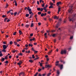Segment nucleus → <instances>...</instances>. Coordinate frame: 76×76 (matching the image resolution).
I'll list each match as a JSON object with an SVG mask.
<instances>
[{"instance_id":"nucleus-31","label":"nucleus","mask_w":76,"mask_h":76,"mask_svg":"<svg viewBox=\"0 0 76 76\" xmlns=\"http://www.w3.org/2000/svg\"><path fill=\"white\" fill-rule=\"evenodd\" d=\"M29 13L30 15H31V14H32V13H32V11H30L29 12Z\"/></svg>"},{"instance_id":"nucleus-49","label":"nucleus","mask_w":76,"mask_h":76,"mask_svg":"<svg viewBox=\"0 0 76 76\" xmlns=\"http://www.w3.org/2000/svg\"><path fill=\"white\" fill-rule=\"evenodd\" d=\"M45 6V3H43L42 5V7H44V6Z\"/></svg>"},{"instance_id":"nucleus-8","label":"nucleus","mask_w":76,"mask_h":76,"mask_svg":"<svg viewBox=\"0 0 76 76\" xmlns=\"http://www.w3.org/2000/svg\"><path fill=\"white\" fill-rule=\"evenodd\" d=\"M3 49H6V48H7V47L6 46V45H3Z\"/></svg>"},{"instance_id":"nucleus-21","label":"nucleus","mask_w":76,"mask_h":76,"mask_svg":"<svg viewBox=\"0 0 76 76\" xmlns=\"http://www.w3.org/2000/svg\"><path fill=\"white\" fill-rule=\"evenodd\" d=\"M13 44V42L11 41L10 42V45H12Z\"/></svg>"},{"instance_id":"nucleus-42","label":"nucleus","mask_w":76,"mask_h":76,"mask_svg":"<svg viewBox=\"0 0 76 76\" xmlns=\"http://www.w3.org/2000/svg\"><path fill=\"white\" fill-rule=\"evenodd\" d=\"M28 12H31V11H32V10L31 8H30V9H28Z\"/></svg>"},{"instance_id":"nucleus-28","label":"nucleus","mask_w":76,"mask_h":76,"mask_svg":"<svg viewBox=\"0 0 76 76\" xmlns=\"http://www.w3.org/2000/svg\"><path fill=\"white\" fill-rule=\"evenodd\" d=\"M31 27H33L34 26V23H31Z\"/></svg>"},{"instance_id":"nucleus-15","label":"nucleus","mask_w":76,"mask_h":76,"mask_svg":"<svg viewBox=\"0 0 76 76\" xmlns=\"http://www.w3.org/2000/svg\"><path fill=\"white\" fill-rule=\"evenodd\" d=\"M52 51H53V50H50V52L48 53V54L49 55L50 54H51V53H52Z\"/></svg>"},{"instance_id":"nucleus-10","label":"nucleus","mask_w":76,"mask_h":76,"mask_svg":"<svg viewBox=\"0 0 76 76\" xmlns=\"http://www.w3.org/2000/svg\"><path fill=\"white\" fill-rule=\"evenodd\" d=\"M59 66H60V69L61 70L63 68V64Z\"/></svg>"},{"instance_id":"nucleus-22","label":"nucleus","mask_w":76,"mask_h":76,"mask_svg":"<svg viewBox=\"0 0 76 76\" xmlns=\"http://www.w3.org/2000/svg\"><path fill=\"white\" fill-rule=\"evenodd\" d=\"M29 25H28V24H26V25L25 26H26V28H29Z\"/></svg>"},{"instance_id":"nucleus-13","label":"nucleus","mask_w":76,"mask_h":76,"mask_svg":"<svg viewBox=\"0 0 76 76\" xmlns=\"http://www.w3.org/2000/svg\"><path fill=\"white\" fill-rule=\"evenodd\" d=\"M35 38L34 37L33 39H30V41L31 42L32 41H34V40H35Z\"/></svg>"},{"instance_id":"nucleus-50","label":"nucleus","mask_w":76,"mask_h":76,"mask_svg":"<svg viewBox=\"0 0 76 76\" xmlns=\"http://www.w3.org/2000/svg\"><path fill=\"white\" fill-rule=\"evenodd\" d=\"M7 58H8V57L6 56L5 57V60H7Z\"/></svg>"},{"instance_id":"nucleus-63","label":"nucleus","mask_w":76,"mask_h":76,"mask_svg":"<svg viewBox=\"0 0 76 76\" xmlns=\"http://www.w3.org/2000/svg\"><path fill=\"white\" fill-rule=\"evenodd\" d=\"M34 45H37V43L36 42H35V43H34Z\"/></svg>"},{"instance_id":"nucleus-4","label":"nucleus","mask_w":76,"mask_h":76,"mask_svg":"<svg viewBox=\"0 0 76 76\" xmlns=\"http://www.w3.org/2000/svg\"><path fill=\"white\" fill-rule=\"evenodd\" d=\"M60 24L59 23H58L56 25V26H55V27L56 30H57V28H58L59 27V26H60Z\"/></svg>"},{"instance_id":"nucleus-3","label":"nucleus","mask_w":76,"mask_h":76,"mask_svg":"<svg viewBox=\"0 0 76 76\" xmlns=\"http://www.w3.org/2000/svg\"><path fill=\"white\" fill-rule=\"evenodd\" d=\"M73 7V6H71L70 7L71 8V9H69V13H72L73 12V10H72V7Z\"/></svg>"},{"instance_id":"nucleus-43","label":"nucleus","mask_w":76,"mask_h":76,"mask_svg":"<svg viewBox=\"0 0 76 76\" xmlns=\"http://www.w3.org/2000/svg\"><path fill=\"white\" fill-rule=\"evenodd\" d=\"M21 41V40L20 39H17V42H19V41Z\"/></svg>"},{"instance_id":"nucleus-38","label":"nucleus","mask_w":76,"mask_h":76,"mask_svg":"<svg viewBox=\"0 0 76 76\" xmlns=\"http://www.w3.org/2000/svg\"><path fill=\"white\" fill-rule=\"evenodd\" d=\"M34 53H35V54H36L37 53H38V51H35L34 50Z\"/></svg>"},{"instance_id":"nucleus-7","label":"nucleus","mask_w":76,"mask_h":76,"mask_svg":"<svg viewBox=\"0 0 76 76\" xmlns=\"http://www.w3.org/2000/svg\"><path fill=\"white\" fill-rule=\"evenodd\" d=\"M53 19H58L59 17L57 16H55L53 17Z\"/></svg>"},{"instance_id":"nucleus-41","label":"nucleus","mask_w":76,"mask_h":76,"mask_svg":"<svg viewBox=\"0 0 76 76\" xmlns=\"http://www.w3.org/2000/svg\"><path fill=\"white\" fill-rule=\"evenodd\" d=\"M22 75L23 76H24L25 75V73L23 72H21Z\"/></svg>"},{"instance_id":"nucleus-46","label":"nucleus","mask_w":76,"mask_h":76,"mask_svg":"<svg viewBox=\"0 0 76 76\" xmlns=\"http://www.w3.org/2000/svg\"><path fill=\"white\" fill-rule=\"evenodd\" d=\"M32 57L33 58H35V56H34V55H32Z\"/></svg>"},{"instance_id":"nucleus-44","label":"nucleus","mask_w":76,"mask_h":76,"mask_svg":"<svg viewBox=\"0 0 76 76\" xmlns=\"http://www.w3.org/2000/svg\"><path fill=\"white\" fill-rule=\"evenodd\" d=\"M38 58H39V57L36 58L35 59H34V60H38Z\"/></svg>"},{"instance_id":"nucleus-2","label":"nucleus","mask_w":76,"mask_h":76,"mask_svg":"<svg viewBox=\"0 0 76 76\" xmlns=\"http://www.w3.org/2000/svg\"><path fill=\"white\" fill-rule=\"evenodd\" d=\"M66 53H67V52L66 51V50H62L61 51V54H66Z\"/></svg>"},{"instance_id":"nucleus-58","label":"nucleus","mask_w":76,"mask_h":76,"mask_svg":"<svg viewBox=\"0 0 76 76\" xmlns=\"http://www.w3.org/2000/svg\"><path fill=\"white\" fill-rule=\"evenodd\" d=\"M10 19H8L7 20V22H9V21H10Z\"/></svg>"},{"instance_id":"nucleus-56","label":"nucleus","mask_w":76,"mask_h":76,"mask_svg":"<svg viewBox=\"0 0 76 76\" xmlns=\"http://www.w3.org/2000/svg\"><path fill=\"white\" fill-rule=\"evenodd\" d=\"M38 24L39 25V26H40V25H41V23H38Z\"/></svg>"},{"instance_id":"nucleus-16","label":"nucleus","mask_w":76,"mask_h":76,"mask_svg":"<svg viewBox=\"0 0 76 76\" xmlns=\"http://www.w3.org/2000/svg\"><path fill=\"white\" fill-rule=\"evenodd\" d=\"M1 51H2V52H6V49H3V50H1Z\"/></svg>"},{"instance_id":"nucleus-61","label":"nucleus","mask_w":76,"mask_h":76,"mask_svg":"<svg viewBox=\"0 0 76 76\" xmlns=\"http://www.w3.org/2000/svg\"><path fill=\"white\" fill-rule=\"evenodd\" d=\"M19 62V63H20L21 64L22 63V61H20Z\"/></svg>"},{"instance_id":"nucleus-51","label":"nucleus","mask_w":76,"mask_h":76,"mask_svg":"<svg viewBox=\"0 0 76 76\" xmlns=\"http://www.w3.org/2000/svg\"><path fill=\"white\" fill-rule=\"evenodd\" d=\"M30 15H31V17H33L34 16V13H32Z\"/></svg>"},{"instance_id":"nucleus-33","label":"nucleus","mask_w":76,"mask_h":76,"mask_svg":"<svg viewBox=\"0 0 76 76\" xmlns=\"http://www.w3.org/2000/svg\"><path fill=\"white\" fill-rule=\"evenodd\" d=\"M41 70H42V69H38V72H41Z\"/></svg>"},{"instance_id":"nucleus-26","label":"nucleus","mask_w":76,"mask_h":76,"mask_svg":"<svg viewBox=\"0 0 76 76\" xmlns=\"http://www.w3.org/2000/svg\"><path fill=\"white\" fill-rule=\"evenodd\" d=\"M8 6H9V5L8 4H7L6 5L5 8H7L8 7Z\"/></svg>"},{"instance_id":"nucleus-53","label":"nucleus","mask_w":76,"mask_h":76,"mask_svg":"<svg viewBox=\"0 0 76 76\" xmlns=\"http://www.w3.org/2000/svg\"><path fill=\"white\" fill-rule=\"evenodd\" d=\"M40 66L42 67V63H40Z\"/></svg>"},{"instance_id":"nucleus-30","label":"nucleus","mask_w":76,"mask_h":76,"mask_svg":"<svg viewBox=\"0 0 76 76\" xmlns=\"http://www.w3.org/2000/svg\"><path fill=\"white\" fill-rule=\"evenodd\" d=\"M5 63H6V64H8L9 63V61H6L5 62Z\"/></svg>"},{"instance_id":"nucleus-34","label":"nucleus","mask_w":76,"mask_h":76,"mask_svg":"<svg viewBox=\"0 0 76 76\" xmlns=\"http://www.w3.org/2000/svg\"><path fill=\"white\" fill-rule=\"evenodd\" d=\"M37 10H39H39H41V8H39V7L37 8Z\"/></svg>"},{"instance_id":"nucleus-29","label":"nucleus","mask_w":76,"mask_h":76,"mask_svg":"<svg viewBox=\"0 0 76 76\" xmlns=\"http://www.w3.org/2000/svg\"><path fill=\"white\" fill-rule=\"evenodd\" d=\"M17 13H18L17 12H15L14 13V16H16V14H17Z\"/></svg>"},{"instance_id":"nucleus-37","label":"nucleus","mask_w":76,"mask_h":76,"mask_svg":"<svg viewBox=\"0 0 76 76\" xmlns=\"http://www.w3.org/2000/svg\"><path fill=\"white\" fill-rule=\"evenodd\" d=\"M51 8H53V7L52 6H50L49 7V9H51Z\"/></svg>"},{"instance_id":"nucleus-19","label":"nucleus","mask_w":76,"mask_h":76,"mask_svg":"<svg viewBox=\"0 0 76 76\" xmlns=\"http://www.w3.org/2000/svg\"><path fill=\"white\" fill-rule=\"evenodd\" d=\"M28 46H29V47H32V46H33V45H32V44H28Z\"/></svg>"},{"instance_id":"nucleus-6","label":"nucleus","mask_w":76,"mask_h":76,"mask_svg":"<svg viewBox=\"0 0 76 76\" xmlns=\"http://www.w3.org/2000/svg\"><path fill=\"white\" fill-rule=\"evenodd\" d=\"M61 11V7H60V6H58V10L57 12L58 14H59V12H60Z\"/></svg>"},{"instance_id":"nucleus-52","label":"nucleus","mask_w":76,"mask_h":76,"mask_svg":"<svg viewBox=\"0 0 76 76\" xmlns=\"http://www.w3.org/2000/svg\"><path fill=\"white\" fill-rule=\"evenodd\" d=\"M17 64H18V65L20 66V65H21V64L20 62H18V63Z\"/></svg>"},{"instance_id":"nucleus-57","label":"nucleus","mask_w":76,"mask_h":76,"mask_svg":"<svg viewBox=\"0 0 76 76\" xmlns=\"http://www.w3.org/2000/svg\"><path fill=\"white\" fill-rule=\"evenodd\" d=\"M46 9H47V8H46V7H44L43 9V10H46Z\"/></svg>"},{"instance_id":"nucleus-12","label":"nucleus","mask_w":76,"mask_h":76,"mask_svg":"<svg viewBox=\"0 0 76 76\" xmlns=\"http://www.w3.org/2000/svg\"><path fill=\"white\" fill-rule=\"evenodd\" d=\"M50 66L49 65H46L45 66V68H47V67H50Z\"/></svg>"},{"instance_id":"nucleus-35","label":"nucleus","mask_w":76,"mask_h":76,"mask_svg":"<svg viewBox=\"0 0 76 76\" xmlns=\"http://www.w3.org/2000/svg\"><path fill=\"white\" fill-rule=\"evenodd\" d=\"M2 18H6V15H3L2 16Z\"/></svg>"},{"instance_id":"nucleus-1","label":"nucleus","mask_w":76,"mask_h":76,"mask_svg":"<svg viewBox=\"0 0 76 76\" xmlns=\"http://www.w3.org/2000/svg\"><path fill=\"white\" fill-rule=\"evenodd\" d=\"M72 18H69V21L70 22H71V21H72V22H73V21L75 20V19H76V14H74L72 15Z\"/></svg>"},{"instance_id":"nucleus-47","label":"nucleus","mask_w":76,"mask_h":76,"mask_svg":"<svg viewBox=\"0 0 76 76\" xmlns=\"http://www.w3.org/2000/svg\"><path fill=\"white\" fill-rule=\"evenodd\" d=\"M61 18H60L59 19V22H58V23H60V22H61Z\"/></svg>"},{"instance_id":"nucleus-39","label":"nucleus","mask_w":76,"mask_h":76,"mask_svg":"<svg viewBox=\"0 0 76 76\" xmlns=\"http://www.w3.org/2000/svg\"><path fill=\"white\" fill-rule=\"evenodd\" d=\"M14 44L15 45H17V44H18V43H17V42H16L15 41L14 42Z\"/></svg>"},{"instance_id":"nucleus-27","label":"nucleus","mask_w":76,"mask_h":76,"mask_svg":"<svg viewBox=\"0 0 76 76\" xmlns=\"http://www.w3.org/2000/svg\"><path fill=\"white\" fill-rule=\"evenodd\" d=\"M44 13H42L41 14V16L42 17V16H44Z\"/></svg>"},{"instance_id":"nucleus-62","label":"nucleus","mask_w":76,"mask_h":76,"mask_svg":"<svg viewBox=\"0 0 76 76\" xmlns=\"http://www.w3.org/2000/svg\"><path fill=\"white\" fill-rule=\"evenodd\" d=\"M22 75V72H20V74H19V76H21Z\"/></svg>"},{"instance_id":"nucleus-36","label":"nucleus","mask_w":76,"mask_h":76,"mask_svg":"<svg viewBox=\"0 0 76 76\" xmlns=\"http://www.w3.org/2000/svg\"><path fill=\"white\" fill-rule=\"evenodd\" d=\"M43 10H44V9H43V8H40V11L41 12H42V11H43Z\"/></svg>"},{"instance_id":"nucleus-25","label":"nucleus","mask_w":76,"mask_h":76,"mask_svg":"<svg viewBox=\"0 0 76 76\" xmlns=\"http://www.w3.org/2000/svg\"><path fill=\"white\" fill-rule=\"evenodd\" d=\"M57 34H53L52 35V37H55V36Z\"/></svg>"},{"instance_id":"nucleus-24","label":"nucleus","mask_w":76,"mask_h":76,"mask_svg":"<svg viewBox=\"0 0 76 76\" xmlns=\"http://www.w3.org/2000/svg\"><path fill=\"white\" fill-rule=\"evenodd\" d=\"M57 74L58 75L60 74V72H59V70H58L57 71Z\"/></svg>"},{"instance_id":"nucleus-54","label":"nucleus","mask_w":76,"mask_h":76,"mask_svg":"<svg viewBox=\"0 0 76 76\" xmlns=\"http://www.w3.org/2000/svg\"><path fill=\"white\" fill-rule=\"evenodd\" d=\"M32 18V16L30 15V17L28 18V19H31Z\"/></svg>"},{"instance_id":"nucleus-40","label":"nucleus","mask_w":76,"mask_h":76,"mask_svg":"<svg viewBox=\"0 0 76 76\" xmlns=\"http://www.w3.org/2000/svg\"><path fill=\"white\" fill-rule=\"evenodd\" d=\"M16 32H15L13 34V35H16Z\"/></svg>"},{"instance_id":"nucleus-32","label":"nucleus","mask_w":76,"mask_h":76,"mask_svg":"<svg viewBox=\"0 0 76 76\" xmlns=\"http://www.w3.org/2000/svg\"><path fill=\"white\" fill-rule=\"evenodd\" d=\"M8 18H5L4 19V22H6V20H7V19Z\"/></svg>"},{"instance_id":"nucleus-9","label":"nucleus","mask_w":76,"mask_h":76,"mask_svg":"<svg viewBox=\"0 0 76 76\" xmlns=\"http://www.w3.org/2000/svg\"><path fill=\"white\" fill-rule=\"evenodd\" d=\"M61 4V2L59 1V2H57V3L56 4H57V6H58V5L60 4Z\"/></svg>"},{"instance_id":"nucleus-14","label":"nucleus","mask_w":76,"mask_h":76,"mask_svg":"<svg viewBox=\"0 0 76 76\" xmlns=\"http://www.w3.org/2000/svg\"><path fill=\"white\" fill-rule=\"evenodd\" d=\"M19 33L20 34V35H22V31L20 30H19Z\"/></svg>"},{"instance_id":"nucleus-17","label":"nucleus","mask_w":76,"mask_h":76,"mask_svg":"<svg viewBox=\"0 0 76 76\" xmlns=\"http://www.w3.org/2000/svg\"><path fill=\"white\" fill-rule=\"evenodd\" d=\"M28 61H29V62H30V63H33V62H34V61H33L32 60H29Z\"/></svg>"},{"instance_id":"nucleus-20","label":"nucleus","mask_w":76,"mask_h":76,"mask_svg":"<svg viewBox=\"0 0 76 76\" xmlns=\"http://www.w3.org/2000/svg\"><path fill=\"white\" fill-rule=\"evenodd\" d=\"M51 73L50 72H49L47 74V76H50L51 75Z\"/></svg>"},{"instance_id":"nucleus-59","label":"nucleus","mask_w":76,"mask_h":76,"mask_svg":"<svg viewBox=\"0 0 76 76\" xmlns=\"http://www.w3.org/2000/svg\"><path fill=\"white\" fill-rule=\"evenodd\" d=\"M30 36L31 37H32V36H33V33H31L30 34Z\"/></svg>"},{"instance_id":"nucleus-64","label":"nucleus","mask_w":76,"mask_h":76,"mask_svg":"<svg viewBox=\"0 0 76 76\" xmlns=\"http://www.w3.org/2000/svg\"><path fill=\"white\" fill-rule=\"evenodd\" d=\"M25 47H28V45L27 44H26L25 45Z\"/></svg>"},{"instance_id":"nucleus-60","label":"nucleus","mask_w":76,"mask_h":76,"mask_svg":"<svg viewBox=\"0 0 76 76\" xmlns=\"http://www.w3.org/2000/svg\"><path fill=\"white\" fill-rule=\"evenodd\" d=\"M37 4H39V1H37Z\"/></svg>"},{"instance_id":"nucleus-23","label":"nucleus","mask_w":76,"mask_h":76,"mask_svg":"<svg viewBox=\"0 0 76 76\" xmlns=\"http://www.w3.org/2000/svg\"><path fill=\"white\" fill-rule=\"evenodd\" d=\"M29 14H26V17H28L29 16Z\"/></svg>"},{"instance_id":"nucleus-55","label":"nucleus","mask_w":76,"mask_h":76,"mask_svg":"<svg viewBox=\"0 0 76 76\" xmlns=\"http://www.w3.org/2000/svg\"><path fill=\"white\" fill-rule=\"evenodd\" d=\"M50 6H53V3H50Z\"/></svg>"},{"instance_id":"nucleus-5","label":"nucleus","mask_w":76,"mask_h":76,"mask_svg":"<svg viewBox=\"0 0 76 76\" xmlns=\"http://www.w3.org/2000/svg\"><path fill=\"white\" fill-rule=\"evenodd\" d=\"M56 66H60V64H59V61H56L55 63Z\"/></svg>"},{"instance_id":"nucleus-48","label":"nucleus","mask_w":76,"mask_h":76,"mask_svg":"<svg viewBox=\"0 0 76 76\" xmlns=\"http://www.w3.org/2000/svg\"><path fill=\"white\" fill-rule=\"evenodd\" d=\"M38 72H37L34 75V76H37V75H38Z\"/></svg>"},{"instance_id":"nucleus-18","label":"nucleus","mask_w":76,"mask_h":76,"mask_svg":"<svg viewBox=\"0 0 76 76\" xmlns=\"http://www.w3.org/2000/svg\"><path fill=\"white\" fill-rule=\"evenodd\" d=\"M1 61L3 62V61H4V60H5V59L4 58H1Z\"/></svg>"},{"instance_id":"nucleus-11","label":"nucleus","mask_w":76,"mask_h":76,"mask_svg":"<svg viewBox=\"0 0 76 76\" xmlns=\"http://www.w3.org/2000/svg\"><path fill=\"white\" fill-rule=\"evenodd\" d=\"M13 10H10L9 11H8V12H7V14H9V13H12V12H13ZM11 11H12V12H11Z\"/></svg>"},{"instance_id":"nucleus-45","label":"nucleus","mask_w":76,"mask_h":76,"mask_svg":"<svg viewBox=\"0 0 76 76\" xmlns=\"http://www.w3.org/2000/svg\"><path fill=\"white\" fill-rule=\"evenodd\" d=\"M38 15H41V12H38Z\"/></svg>"}]
</instances>
